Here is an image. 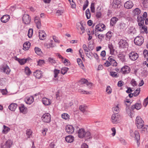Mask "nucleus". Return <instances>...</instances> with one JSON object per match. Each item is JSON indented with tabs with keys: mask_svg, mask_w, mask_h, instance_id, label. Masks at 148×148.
I'll return each instance as SVG.
<instances>
[{
	"mask_svg": "<svg viewBox=\"0 0 148 148\" xmlns=\"http://www.w3.org/2000/svg\"><path fill=\"white\" fill-rule=\"evenodd\" d=\"M137 18L138 25L142 28L143 30H144V32H145V33L147 34V27L144 25V20L145 19L140 15L138 16Z\"/></svg>",
	"mask_w": 148,
	"mask_h": 148,
	"instance_id": "obj_1",
	"label": "nucleus"
},
{
	"mask_svg": "<svg viewBox=\"0 0 148 148\" xmlns=\"http://www.w3.org/2000/svg\"><path fill=\"white\" fill-rule=\"evenodd\" d=\"M130 136L132 137H134V138L135 140L137 143V145L138 147L140 143H138L140 139V135L138 132L137 131H135L134 133L132 130H130Z\"/></svg>",
	"mask_w": 148,
	"mask_h": 148,
	"instance_id": "obj_2",
	"label": "nucleus"
},
{
	"mask_svg": "<svg viewBox=\"0 0 148 148\" xmlns=\"http://www.w3.org/2000/svg\"><path fill=\"white\" fill-rule=\"evenodd\" d=\"M136 124L138 129L141 128L144 126V122L140 116L136 117Z\"/></svg>",
	"mask_w": 148,
	"mask_h": 148,
	"instance_id": "obj_3",
	"label": "nucleus"
},
{
	"mask_svg": "<svg viewBox=\"0 0 148 148\" xmlns=\"http://www.w3.org/2000/svg\"><path fill=\"white\" fill-rule=\"evenodd\" d=\"M51 115L49 113H45L41 117L42 121L45 123H49L51 121Z\"/></svg>",
	"mask_w": 148,
	"mask_h": 148,
	"instance_id": "obj_4",
	"label": "nucleus"
},
{
	"mask_svg": "<svg viewBox=\"0 0 148 148\" xmlns=\"http://www.w3.org/2000/svg\"><path fill=\"white\" fill-rule=\"evenodd\" d=\"M134 42L136 45H141L144 42V38L142 36H137L134 39Z\"/></svg>",
	"mask_w": 148,
	"mask_h": 148,
	"instance_id": "obj_5",
	"label": "nucleus"
},
{
	"mask_svg": "<svg viewBox=\"0 0 148 148\" xmlns=\"http://www.w3.org/2000/svg\"><path fill=\"white\" fill-rule=\"evenodd\" d=\"M105 25L102 23H99L96 25L95 29V32L97 33V31L102 32L105 29Z\"/></svg>",
	"mask_w": 148,
	"mask_h": 148,
	"instance_id": "obj_6",
	"label": "nucleus"
},
{
	"mask_svg": "<svg viewBox=\"0 0 148 148\" xmlns=\"http://www.w3.org/2000/svg\"><path fill=\"white\" fill-rule=\"evenodd\" d=\"M119 47L121 48H127L128 46V43L126 40L121 39L120 40L119 42Z\"/></svg>",
	"mask_w": 148,
	"mask_h": 148,
	"instance_id": "obj_7",
	"label": "nucleus"
},
{
	"mask_svg": "<svg viewBox=\"0 0 148 148\" xmlns=\"http://www.w3.org/2000/svg\"><path fill=\"white\" fill-rule=\"evenodd\" d=\"M23 21L25 24H29L31 21V19L29 16L27 14H25L22 18Z\"/></svg>",
	"mask_w": 148,
	"mask_h": 148,
	"instance_id": "obj_8",
	"label": "nucleus"
},
{
	"mask_svg": "<svg viewBox=\"0 0 148 148\" xmlns=\"http://www.w3.org/2000/svg\"><path fill=\"white\" fill-rule=\"evenodd\" d=\"M129 56L130 58L133 61L136 60L138 57V54L134 52L130 53Z\"/></svg>",
	"mask_w": 148,
	"mask_h": 148,
	"instance_id": "obj_9",
	"label": "nucleus"
},
{
	"mask_svg": "<svg viewBox=\"0 0 148 148\" xmlns=\"http://www.w3.org/2000/svg\"><path fill=\"white\" fill-rule=\"evenodd\" d=\"M12 141L10 140H8L5 143L4 145H1V148H10L12 144Z\"/></svg>",
	"mask_w": 148,
	"mask_h": 148,
	"instance_id": "obj_10",
	"label": "nucleus"
},
{
	"mask_svg": "<svg viewBox=\"0 0 148 148\" xmlns=\"http://www.w3.org/2000/svg\"><path fill=\"white\" fill-rule=\"evenodd\" d=\"M130 68L127 66H124L121 69V72L123 74L128 73L130 72Z\"/></svg>",
	"mask_w": 148,
	"mask_h": 148,
	"instance_id": "obj_11",
	"label": "nucleus"
},
{
	"mask_svg": "<svg viewBox=\"0 0 148 148\" xmlns=\"http://www.w3.org/2000/svg\"><path fill=\"white\" fill-rule=\"evenodd\" d=\"M65 130L67 133L71 134L73 132L74 128L72 125H67L66 127Z\"/></svg>",
	"mask_w": 148,
	"mask_h": 148,
	"instance_id": "obj_12",
	"label": "nucleus"
},
{
	"mask_svg": "<svg viewBox=\"0 0 148 148\" xmlns=\"http://www.w3.org/2000/svg\"><path fill=\"white\" fill-rule=\"evenodd\" d=\"M34 22L36 24L37 28L38 29H40L41 27V23L39 17L38 16L35 17Z\"/></svg>",
	"mask_w": 148,
	"mask_h": 148,
	"instance_id": "obj_13",
	"label": "nucleus"
},
{
	"mask_svg": "<svg viewBox=\"0 0 148 148\" xmlns=\"http://www.w3.org/2000/svg\"><path fill=\"white\" fill-rule=\"evenodd\" d=\"M77 28L78 30H81L82 31L80 33L81 34H82L85 32V29L83 26V24L81 23H79L77 24Z\"/></svg>",
	"mask_w": 148,
	"mask_h": 148,
	"instance_id": "obj_14",
	"label": "nucleus"
},
{
	"mask_svg": "<svg viewBox=\"0 0 148 148\" xmlns=\"http://www.w3.org/2000/svg\"><path fill=\"white\" fill-rule=\"evenodd\" d=\"M125 53H121L118 54V58L119 60L122 62H125L126 61Z\"/></svg>",
	"mask_w": 148,
	"mask_h": 148,
	"instance_id": "obj_15",
	"label": "nucleus"
},
{
	"mask_svg": "<svg viewBox=\"0 0 148 148\" xmlns=\"http://www.w3.org/2000/svg\"><path fill=\"white\" fill-rule=\"evenodd\" d=\"M108 60L110 62L112 66H117V63L113 56H109L108 58Z\"/></svg>",
	"mask_w": 148,
	"mask_h": 148,
	"instance_id": "obj_16",
	"label": "nucleus"
},
{
	"mask_svg": "<svg viewBox=\"0 0 148 148\" xmlns=\"http://www.w3.org/2000/svg\"><path fill=\"white\" fill-rule=\"evenodd\" d=\"M42 101L43 104L45 106H49L51 103V100L46 97L42 98Z\"/></svg>",
	"mask_w": 148,
	"mask_h": 148,
	"instance_id": "obj_17",
	"label": "nucleus"
},
{
	"mask_svg": "<svg viewBox=\"0 0 148 148\" xmlns=\"http://www.w3.org/2000/svg\"><path fill=\"white\" fill-rule=\"evenodd\" d=\"M34 101V98L33 96L27 97L25 99V102L28 104H31Z\"/></svg>",
	"mask_w": 148,
	"mask_h": 148,
	"instance_id": "obj_18",
	"label": "nucleus"
},
{
	"mask_svg": "<svg viewBox=\"0 0 148 148\" xmlns=\"http://www.w3.org/2000/svg\"><path fill=\"white\" fill-rule=\"evenodd\" d=\"M111 119L112 122L113 123H116L119 121V118L117 114H112Z\"/></svg>",
	"mask_w": 148,
	"mask_h": 148,
	"instance_id": "obj_19",
	"label": "nucleus"
},
{
	"mask_svg": "<svg viewBox=\"0 0 148 148\" xmlns=\"http://www.w3.org/2000/svg\"><path fill=\"white\" fill-rule=\"evenodd\" d=\"M134 5V4L132 1H129L126 2L124 4L125 7L127 9L131 8Z\"/></svg>",
	"mask_w": 148,
	"mask_h": 148,
	"instance_id": "obj_20",
	"label": "nucleus"
},
{
	"mask_svg": "<svg viewBox=\"0 0 148 148\" xmlns=\"http://www.w3.org/2000/svg\"><path fill=\"white\" fill-rule=\"evenodd\" d=\"M86 132L83 128L80 129L78 131V136L80 138H83L84 137Z\"/></svg>",
	"mask_w": 148,
	"mask_h": 148,
	"instance_id": "obj_21",
	"label": "nucleus"
},
{
	"mask_svg": "<svg viewBox=\"0 0 148 148\" xmlns=\"http://www.w3.org/2000/svg\"><path fill=\"white\" fill-rule=\"evenodd\" d=\"M10 18V16L8 15H5L3 16L1 18V21L3 23H7Z\"/></svg>",
	"mask_w": 148,
	"mask_h": 148,
	"instance_id": "obj_22",
	"label": "nucleus"
},
{
	"mask_svg": "<svg viewBox=\"0 0 148 148\" xmlns=\"http://www.w3.org/2000/svg\"><path fill=\"white\" fill-rule=\"evenodd\" d=\"M86 140H88L92 138V136L89 131L86 132L84 137Z\"/></svg>",
	"mask_w": 148,
	"mask_h": 148,
	"instance_id": "obj_23",
	"label": "nucleus"
},
{
	"mask_svg": "<svg viewBox=\"0 0 148 148\" xmlns=\"http://www.w3.org/2000/svg\"><path fill=\"white\" fill-rule=\"evenodd\" d=\"M19 107L21 112L24 114H25L27 113V108L25 107L23 104H21Z\"/></svg>",
	"mask_w": 148,
	"mask_h": 148,
	"instance_id": "obj_24",
	"label": "nucleus"
},
{
	"mask_svg": "<svg viewBox=\"0 0 148 148\" xmlns=\"http://www.w3.org/2000/svg\"><path fill=\"white\" fill-rule=\"evenodd\" d=\"M33 75L36 78L40 79L42 76V72L40 71L36 70L33 73Z\"/></svg>",
	"mask_w": 148,
	"mask_h": 148,
	"instance_id": "obj_25",
	"label": "nucleus"
},
{
	"mask_svg": "<svg viewBox=\"0 0 148 148\" xmlns=\"http://www.w3.org/2000/svg\"><path fill=\"white\" fill-rule=\"evenodd\" d=\"M142 105L140 102L138 103H136L135 104L131 106L132 109H136L137 110L140 109Z\"/></svg>",
	"mask_w": 148,
	"mask_h": 148,
	"instance_id": "obj_26",
	"label": "nucleus"
},
{
	"mask_svg": "<svg viewBox=\"0 0 148 148\" xmlns=\"http://www.w3.org/2000/svg\"><path fill=\"white\" fill-rule=\"evenodd\" d=\"M136 31L135 27H134L132 26L128 27L127 32L129 34L133 35L136 33Z\"/></svg>",
	"mask_w": 148,
	"mask_h": 148,
	"instance_id": "obj_27",
	"label": "nucleus"
},
{
	"mask_svg": "<svg viewBox=\"0 0 148 148\" xmlns=\"http://www.w3.org/2000/svg\"><path fill=\"white\" fill-rule=\"evenodd\" d=\"M46 34L44 30L39 31V36L41 40H43L45 39Z\"/></svg>",
	"mask_w": 148,
	"mask_h": 148,
	"instance_id": "obj_28",
	"label": "nucleus"
},
{
	"mask_svg": "<svg viewBox=\"0 0 148 148\" xmlns=\"http://www.w3.org/2000/svg\"><path fill=\"white\" fill-rule=\"evenodd\" d=\"M74 140V137L71 135L67 136L65 138V140L68 143H72Z\"/></svg>",
	"mask_w": 148,
	"mask_h": 148,
	"instance_id": "obj_29",
	"label": "nucleus"
},
{
	"mask_svg": "<svg viewBox=\"0 0 148 148\" xmlns=\"http://www.w3.org/2000/svg\"><path fill=\"white\" fill-rule=\"evenodd\" d=\"M17 105L16 103H12L8 107L9 109L12 111H14L16 108Z\"/></svg>",
	"mask_w": 148,
	"mask_h": 148,
	"instance_id": "obj_30",
	"label": "nucleus"
},
{
	"mask_svg": "<svg viewBox=\"0 0 148 148\" xmlns=\"http://www.w3.org/2000/svg\"><path fill=\"white\" fill-rule=\"evenodd\" d=\"M118 20V18L115 17L112 18L110 20V25L111 26H114L116 24Z\"/></svg>",
	"mask_w": 148,
	"mask_h": 148,
	"instance_id": "obj_31",
	"label": "nucleus"
},
{
	"mask_svg": "<svg viewBox=\"0 0 148 148\" xmlns=\"http://www.w3.org/2000/svg\"><path fill=\"white\" fill-rule=\"evenodd\" d=\"M80 82L82 84H86L87 86H89V87L91 86L92 85L91 83L89 82L88 81L85 79H82L80 80Z\"/></svg>",
	"mask_w": 148,
	"mask_h": 148,
	"instance_id": "obj_32",
	"label": "nucleus"
},
{
	"mask_svg": "<svg viewBox=\"0 0 148 148\" xmlns=\"http://www.w3.org/2000/svg\"><path fill=\"white\" fill-rule=\"evenodd\" d=\"M3 71L7 74H8L10 71V70L9 66L6 65L3 67Z\"/></svg>",
	"mask_w": 148,
	"mask_h": 148,
	"instance_id": "obj_33",
	"label": "nucleus"
},
{
	"mask_svg": "<svg viewBox=\"0 0 148 148\" xmlns=\"http://www.w3.org/2000/svg\"><path fill=\"white\" fill-rule=\"evenodd\" d=\"M108 47L110 51V53L111 55H113L114 53L115 49L112 44H109L108 45Z\"/></svg>",
	"mask_w": 148,
	"mask_h": 148,
	"instance_id": "obj_34",
	"label": "nucleus"
},
{
	"mask_svg": "<svg viewBox=\"0 0 148 148\" xmlns=\"http://www.w3.org/2000/svg\"><path fill=\"white\" fill-rule=\"evenodd\" d=\"M30 43L29 42H26L23 45V49L25 50H28L30 47Z\"/></svg>",
	"mask_w": 148,
	"mask_h": 148,
	"instance_id": "obj_35",
	"label": "nucleus"
},
{
	"mask_svg": "<svg viewBox=\"0 0 148 148\" xmlns=\"http://www.w3.org/2000/svg\"><path fill=\"white\" fill-rule=\"evenodd\" d=\"M10 130V128L6 126L5 125L3 126V129L2 131V132L4 134H7Z\"/></svg>",
	"mask_w": 148,
	"mask_h": 148,
	"instance_id": "obj_36",
	"label": "nucleus"
},
{
	"mask_svg": "<svg viewBox=\"0 0 148 148\" xmlns=\"http://www.w3.org/2000/svg\"><path fill=\"white\" fill-rule=\"evenodd\" d=\"M77 62L78 65L83 70H84V64L82 62L80 58H78L77 60Z\"/></svg>",
	"mask_w": 148,
	"mask_h": 148,
	"instance_id": "obj_37",
	"label": "nucleus"
},
{
	"mask_svg": "<svg viewBox=\"0 0 148 148\" xmlns=\"http://www.w3.org/2000/svg\"><path fill=\"white\" fill-rule=\"evenodd\" d=\"M125 102L129 103V104H127L125 103L126 106H127L126 108V110L127 113L128 114H129L130 113V110H129V106L131 104V103L128 100L126 101H125Z\"/></svg>",
	"mask_w": 148,
	"mask_h": 148,
	"instance_id": "obj_38",
	"label": "nucleus"
},
{
	"mask_svg": "<svg viewBox=\"0 0 148 148\" xmlns=\"http://www.w3.org/2000/svg\"><path fill=\"white\" fill-rule=\"evenodd\" d=\"M120 3L119 0H114L112 3V5L115 8H117L119 4Z\"/></svg>",
	"mask_w": 148,
	"mask_h": 148,
	"instance_id": "obj_39",
	"label": "nucleus"
},
{
	"mask_svg": "<svg viewBox=\"0 0 148 148\" xmlns=\"http://www.w3.org/2000/svg\"><path fill=\"white\" fill-rule=\"evenodd\" d=\"M34 50L35 53L38 55H41L42 53L41 49L38 47H35L34 48Z\"/></svg>",
	"mask_w": 148,
	"mask_h": 148,
	"instance_id": "obj_40",
	"label": "nucleus"
},
{
	"mask_svg": "<svg viewBox=\"0 0 148 148\" xmlns=\"http://www.w3.org/2000/svg\"><path fill=\"white\" fill-rule=\"evenodd\" d=\"M112 110L114 113H115L116 114H117L119 112V105H117L115 107H114L112 108Z\"/></svg>",
	"mask_w": 148,
	"mask_h": 148,
	"instance_id": "obj_41",
	"label": "nucleus"
},
{
	"mask_svg": "<svg viewBox=\"0 0 148 148\" xmlns=\"http://www.w3.org/2000/svg\"><path fill=\"white\" fill-rule=\"evenodd\" d=\"M133 12L135 14L139 16V15L141 12V11L139 8H136L133 10Z\"/></svg>",
	"mask_w": 148,
	"mask_h": 148,
	"instance_id": "obj_42",
	"label": "nucleus"
},
{
	"mask_svg": "<svg viewBox=\"0 0 148 148\" xmlns=\"http://www.w3.org/2000/svg\"><path fill=\"white\" fill-rule=\"evenodd\" d=\"M86 56L88 57L89 58L91 59L93 56V53L90 51H88V52H86L85 53Z\"/></svg>",
	"mask_w": 148,
	"mask_h": 148,
	"instance_id": "obj_43",
	"label": "nucleus"
},
{
	"mask_svg": "<svg viewBox=\"0 0 148 148\" xmlns=\"http://www.w3.org/2000/svg\"><path fill=\"white\" fill-rule=\"evenodd\" d=\"M69 69L67 67H63L61 70V73L62 74L64 75L67 73Z\"/></svg>",
	"mask_w": 148,
	"mask_h": 148,
	"instance_id": "obj_44",
	"label": "nucleus"
},
{
	"mask_svg": "<svg viewBox=\"0 0 148 148\" xmlns=\"http://www.w3.org/2000/svg\"><path fill=\"white\" fill-rule=\"evenodd\" d=\"M86 108L87 106L85 105H81L79 107L80 110L83 113L85 112Z\"/></svg>",
	"mask_w": 148,
	"mask_h": 148,
	"instance_id": "obj_45",
	"label": "nucleus"
},
{
	"mask_svg": "<svg viewBox=\"0 0 148 148\" xmlns=\"http://www.w3.org/2000/svg\"><path fill=\"white\" fill-rule=\"evenodd\" d=\"M62 118L66 120H68L69 119V116L66 113H64L62 115Z\"/></svg>",
	"mask_w": 148,
	"mask_h": 148,
	"instance_id": "obj_46",
	"label": "nucleus"
},
{
	"mask_svg": "<svg viewBox=\"0 0 148 148\" xmlns=\"http://www.w3.org/2000/svg\"><path fill=\"white\" fill-rule=\"evenodd\" d=\"M25 73L27 75H29L31 73V71L28 67H26L25 68Z\"/></svg>",
	"mask_w": 148,
	"mask_h": 148,
	"instance_id": "obj_47",
	"label": "nucleus"
},
{
	"mask_svg": "<svg viewBox=\"0 0 148 148\" xmlns=\"http://www.w3.org/2000/svg\"><path fill=\"white\" fill-rule=\"evenodd\" d=\"M140 88H137L136 90L133 93L134 96L135 97L137 96L140 93Z\"/></svg>",
	"mask_w": 148,
	"mask_h": 148,
	"instance_id": "obj_48",
	"label": "nucleus"
},
{
	"mask_svg": "<svg viewBox=\"0 0 148 148\" xmlns=\"http://www.w3.org/2000/svg\"><path fill=\"white\" fill-rule=\"evenodd\" d=\"M117 73L114 71H111L110 73V75L114 77H118Z\"/></svg>",
	"mask_w": 148,
	"mask_h": 148,
	"instance_id": "obj_49",
	"label": "nucleus"
},
{
	"mask_svg": "<svg viewBox=\"0 0 148 148\" xmlns=\"http://www.w3.org/2000/svg\"><path fill=\"white\" fill-rule=\"evenodd\" d=\"M85 13L87 19H89L90 17V10L88 9H87L85 11Z\"/></svg>",
	"mask_w": 148,
	"mask_h": 148,
	"instance_id": "obj_50",
	"label": "nucleus"
},
{
	"mask_svg": "<svg viewBox=\"0 0 148 148\" xmlns=\"http://www.w3.org/2000/svg\"><path fill=\"white\" fill-rule=\"evenodd\" d=\"M60 71L59 70L55 69L53 71L54 77L56 78L58 76V74L60 73Z\"/></svg>",
	"mask_w": 148,
	"mask_h": 148,
	"instance_id": "obj_51",
	"label": "nucleus"
},
{
	"mask_svg": "<svg viewBox=\"0 0 148 148\" xmlns=\"http://www.w3.org/2000/svg\"><path fill=\"white\" fill-rule=\"evenodd\" d=\"M113 35V33L110 31L108 32L106 34V37L109 39H110Z\"/></svg>",
	"mask_w": 148,
	"mask_h": 148,
	"instance_id": "obj_52",
	"label": "nucleus"
},
{
	"mask_svg": "<svg viewBox=\"0 0 148 148\" xmlns=\"http://www.w3.org/2000/svg\"><path fill=\"white\" fill-rule=\"evenodd\" d=\"M33 33V30L32 29H30L28 31V36L29 38L32 37Z\"/></svg>",
	"mask_w": 148,
	"mask_h": 148,
	"instance_id": "obj_53",
	"label": "nucleus"
},
{
	"mask_svg": "<svg viewBox=\"0 0 148 148\" xmlns=\"http://www.w3.org/2000/svg\"><path fill=\"white\" fill-rule=\"evenodd\" d=\"M27 59H20V60H19V63L20 64L23 65L24 64L27 62Z\"/></svg>",
	"mask_w": 148,
	"mask_h": 148,
	"instance_id": "obj_54",
	"label": "nucleus"
},
{
	"mask_svg": "<svg viewBox=\"0 0 148 148\" xmlns=\"http://www.w3.org/2000/svg\"><path fill=\"white\" fill-rule=\"evenodd\" d=\"M32 133V131L30 129L27 130L26 131V134L28 138H29Z\"/></svg>",
	"mask_w": 148,
	"mask_h": 148,
	"instance_id": "obj_55",
	"label": "nucleus"
},
{
	"mask_svg": "<svg viewBox=\"0 0 148 148\" xmlns=\"http://www.w3.org/2000/svg\"><path fill=\"white\" fill-rule=\"evenodd\" d=\"M106 92L108 94H110L112 92V89L110 86H108L106 88Z\"/></svg>",
	"mask_w": 148,
	"mask_h": 148,
	"instance_id": "obj_56",
	"label": "nucleus"
},
{
	"mask_svg": "<svg viewBox=\"0 0 148 148\" xmlns=\"http://www.w3.org/2000/svg\"><path fill=\"white\" fill-rule=\"evenodd\" d=\"M48 61L52 64H54L56 63V60L53 58H49L48 59Z\"/></svg>",
	"mask_w": 148,
	"mask_h": 148,
	"instance_id": "obj_57",
	"label": "nucleus"
},
{
	"mask_svg": "<svg viewBox=\"0 0 148 148\" xmlns=\"http://www.w3.org/2000/svg\"><path fill=\"white\" fill-rule=\"evenodd\" d=\"M79 92L82 94H88L90 93L88 92L87 91H85L82 89H79Z\"/></svg>",
	"mask_w": 148,
	"mask_h": 148,
	"instance_id": "obj_58",
	"label": "nucleus"
},
{
	"mask_svg": "<svg viewBox=\"0 0 148 148\" xmlns=\"http://www.w3.org/2000/svg\"><path fill=\"white\" fill-rule=\"evenodd\" d=\"M88 0H86L83 5V9L84 10H85L88 6Z\"/></svg>",
	"mask_w": 148,
	"mask_h": 148,
	"instance_id": "obj_59",
	"label": "nucleus"
},
{
	"mask_svg": "<svg viewBox=\"0 0 148 148\" xmlns=\"http://www.w3.org/2000/svg\"><path fill=\"white\" fill-rule=\"evenodd\" d=\"M148 103V96L145 99L143 102V105L145 107L147 106V104Z\"/></svg>",
	"mask_w": 148,
	"mask_h": 148,
	"instance_id": "obj_60",
	"label": "nucleus"
},
{
	"mask_svg": "<svg viewBox=\"0 0 148 148\" xmlns=\"http://www.w3.org/2000/svg\"><path fill=\"white\" fill-rule=\"evenodd\" d=\"M48 129L46 128H44L42 130V133L43 136H45L46 133Z\"/></svg>",
	"mask_w": 148,
	"mask_h": 148,
	"instance_id": "obj_61",
	"label": "nucleus"
},
{
	"mask_svg": "<svg viewBox=\"0 0 148 148\" xmlns=\"http://www.w3.org/2000/svg\"><path fill=\"white\" fill-rule=\"evenodd\" d=\"M90 10L92 12H95V8L94 7V3H92L91 4Z\"/></svg>",
	"mask_w": 148,
	"mask_h": 148,
	"instance_id": "obj_62",
	"label": "nucleus"
},
{
	"mask_svg": "<svg viewBox=\"0 0 148 148\" xmlns=\"http://www.w3.org/2000/svg\"><path fill=\"white\" fill-rule=\"evenodd\" d=\"M119 140L123 145H125L126 144V142L125 140L123 138H121L119 139Z\"/></svg>",
	"mask_w": 148,
	"mask_h": 148,
	"instance_id": "obj_63",
	"label": "nucleus"
},
{
	"mask_svg": "<svg viewBox=\"0 0 148 148\" xmlns=\"http://www.w3.org/2000/svg\"><path fill=\"white\" fill-rule=\"evenodd\" d=\"M124 84V82L121 80L119 81L117 84L118 86L119 87H121L123 86Z\"/></svg>",
	"mask_w": 148,
	"mask_h": 148,
	"instance_id": "obj_64",
	"label": "nucleus"
}]
</instances>
